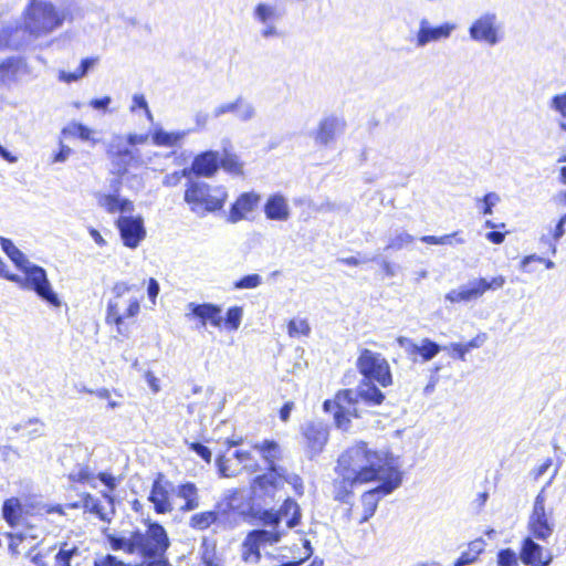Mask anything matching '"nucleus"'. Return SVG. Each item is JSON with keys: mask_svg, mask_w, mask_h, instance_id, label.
Here are the masks:
<instances>
[{"mask_svg": "<svg viewBox=\"0 0 566 566\" xmlns=\"http://www.w3.org/2000/svg\"><path fill=\"white\" fill-rule=\"evenodd\" d=\"M520 556L527 566H548L552 562V554L531 537L523 541Z\"/></svg>", "mask_w": 566, "mask_h": 566, "instance_id": "393cba45", "label": "nucleus"}, {"mask_svg": "<svg viewBox=\"0 0 566 566\" xmlns=\"http://www.w3.org/2000/svg\"><path fill=\"white\" fill-rule=\"evenodd\" d=\"M500 202V196L496 192H489L482 199H478V208L483 214H491L492 208Z\"/></svg>", "mask_w": 566, "mask_h": 566, "instance_id": "8fccbe9b", "label": "nucleus"}, {"mask_svg": "<svg viewBox=\"0 0 566 566\" xmlns=\"http://www.w3.org/2000/svg\"><path fill=\"white\" fill-rule=\"evenodd\" d=\"M61 134L65 137L78 138L83 142H88L92 145H96L99 140L95 137V130L92 128L78 123L71 122L69 123L61 132Z\"/></svg>", "mask_w": 566, "mask_h": 566, "instance_id": "72a5a7b5", "label": "nucleus"}, {"mask_svg": "<svg viewBox=\"0 0 566 566\" xmlns=\"http://www.w3.org/2000/svg\"><path fill=\"white\" fill-rule=\"evenodd\" d=\"M28 72L27 63L19 57L0 60V88H11Z\"/></svg>", "mask_w": 566, "mask_h": 566, "instance_id": "5701e85b", "label": "nucleus"}, {"mask_svg": "<svg viewBox=\"0 0 566 566\" xmlns=\"http://www.w3.org/2000/svg\"><path fill=\"white\" fill-rule=\"evenodd\" d=\"M220 167L231 175H243V163L240 161L235 154L229 153L227 150L223 151L222 156L219 155V168Z\"/></svg>", "mask_w": 566, "mask_h": 566, "instance_id": "58836bf2", "label": "nucleus"}, {"mask_svg": "<svg viewBox=\"0 0 566 566\" xmlns=\"http://www.w3.org/2000/svg\"><path fill=\"white\" fill-rule=\"evenodd\" d=\"M265 217L274 221H287L291 209L287 199L281 193L271 195L264 205Z\"/></svg>", "mask_w": 566, "mask_h": 566, "instance_id": "cd10ccee", "label": "nucleus"}, {"mask_svg": "<svg viewBox=\"0 0 566 566\" xmlns=\"http://www.w3.org/2000/svg\"><path fill=\"white\" fill-rule=\"evenodd\" d=\"M75 11L74 0H65L60 7L50 0H29L22 12V25H19L25 44L32 39L48 36L65 21H72Z\"/></svg>", "mask_w": 566, "mask_h": 566, "instance_id": "f03ea898", "label": "nucleus"}, {"mask_svg": "<svg viewBox=\"0 0 566 566\" xmlns=\"http://www.w3.org/2000/svg\"><path fill=\"white\" fill-rule=\"evenodd\" d=\"M218 512L207 511L193 514L189 520V526L195 530H207L218 520Z\"/></svg>", "mask_w": 566, "mask_h": 566, "instance_id": "a19ab883", "label": "nucleus"}, {"mask_svg": "<svg viewBox=\"0 0 566 566\" xmlns=\"http://www.w3.org/2000/svg\"><path fill=\"white\" fill-rule=\"evenodd\" d=\"M235 118L242 123L252 120L256 116V109L252 102L243 97L237 96Z\"/></svg>", "mask_w": 566, "mask_h": 566, "instance_id": "ea45409f", "label": "nucleus"}, {"mask_svg": "<svg viewBox=\"0 0 566 566\" xmlns=\"http://www.w3.org/2000/svg\"><path fill=\"white\" fill-rule=\"evenodd\" d=\"M270 528L269 530H256V531H252L251 534L252 536L255 538V541L261 545H265V544H274V543H277L283 533L281 531L277 530V527H274V526H269Z\"/></svg>", "mask_w": 566, "mask_h": 566, "instance_id": "c03bdc74", "label": "nucleus"}, {"mask_svg": "<svg viewBox=\"0 0 566 566\" xmlns=\"http://www.w3.org/2000/svg\"><path fill=\"white\" fill-rule=\"evenodd\" d=\"M335 479V499L346 502L354 490L371 481H384L401 473L392 457L377 451L365 442H358L346 449L338 458Z\"/></svg>", "mask_w": 566, "mask_h": 566, "instance_id": "f257e3e1", "label": "nucleus"}, {"mask_svg": "<svg viewBox=\"0 0 566 566\" xmlns=\"http://www.w3.org/2000/svg\"><path fill=\"white\" fill-rule=\"evenodd\" d=\"M311 333L310 324L304 318H293L289 322L287 334L291 337L308 336Z\"/></svg>", "mask_w": 566, "mask_h": 566, "instance_id": "49530a36", "label": "nucleus"}, {"mask_svg": "<svg viewBox=\"0 0 566 566\" xmlns=\"http://www.w3.org/2000/svg\"><path fill=\"white\" fill-rule=\"evenodd\" d=\"M460 231H455L450 234H444L441 237L436 235H423L420 238V240L428 244H438V245H453V244H464L465 239L462 238Z\"/></svg>", "mask_w": 566, "mask_h": 566, "instance_id": "79ce46f5", "label": "nucleus"}, {"mask_svg": "<svg viewBox=\"0 0 566 566\" xmlns=\"http://www.w3.org/2000/svg\"><path fill=\"white\" fill-rule=\"evenodd\" d=\"M22 271L24 276H22V281L18 283L21 287L34 291L40 298L54 307L61 306V300L53 291L43 268L30 262Z\"/></svg>", "mask_w": 566, "mask_h": 566, "instance_id": "9b49d317", "label": "nucleus"}, {"mask_svg": "<svg viewBox=\"0 0 566 566\" xmlns=\"http://www.w3.org/2000/svg\"><path fill=\"white\" fill-rule=\"evenodd\" d=\"M72 153H73L72 148H70L67 145H64L61 142L60 143V151L54 156L53 163L66 161Z\"/></svg>", "mask_w": 566, "mask_h": 566, "instance_id": "e2e57ef3", "label": "nucleus"}, {"mask_svg": "<svg viewBox=\"0 0 566 566\" xmlns=\"http://www.w3.org/2000/svg\"><path fill=\"white\" fill-rule=\"evenodd\" d=\"M148 137L149 136L147 134H135V133L128 134L126 136L127 143L129 146L146 144L148 140Z\"/></svg>", "mask_w": 566, "mask_h": 566, "instance_id": "774afa93", "label": "nucleus"}, {"mask_svg": "<svg viewBox=\"0 0 566 566\" xmlns=\"http://www.w3.org/2000/svg\"><path fill=\"white\" fill-rule=\"evenodd\" d=\"M235 105H237V98L232 102H227V103L217 105L212 109V117L218 119V118L224 116L226 114L234 115L235 114Z\"/></svg>", "mask_w": 566, "mask_h": 566, "instance_id": "6e6d98bb", "label": "nucleus"}, {"mask_svg": "<svg viewBox=\"0 0 566 566\" xmlns=\"http://www.w3.org/2000/svg\"><path fill=\"white\" fill-rule=\"evenodd\" d=\"M385 399L384 394L370 381L364 380L357 389H344L336 394L333 400L323 405L326 412H332L337 428L348 430L350 418L361 415V403L378 406Z\"/></svg>", "mask_w": 566, "mask_h": 566, "instance_id": "7ed1b4c3", "label": "nucleus"}, {"mask_svg": "<svg viewBox=\"0 0 566 566\" xmlns=\"http://www.w3.org/2000/svg\"><path fill=\"white\" fill-rule=\"evenodd\" d=\"M505 284V277L502 275L493 277L491 281L486 279H476L470 281L465 285L453 289L446 294V300L450 303H468L481 297L488 290H499Z\"/></svg>", "mask_w": 566, "mask_h": 566, "instance_id": "ddd939ff", "label": "nucleus"}, {"mask_svg": "<svg viewBox=\"0 0 566 566\" xmlns=\"http://www.w3.org/2000/svg\"><path fill=\"white\" fill-rule=\"evenodd\" d=\"M172 494H175V485L159 474L153 483L149 495V501L154 504V509L157 513L165 514L174 510L171 503Z\"/></svg>", "mask_w": 566, "mask_h": 566, "instance_id": "a211bd4d", "label": "nucleus"}, {"mask_svg": "<svg viewBox=\"0 0 566 566\" xmlns=\"http://www.w3.org/2000/svg\"><path fill=\"white\" fill-rule=\"evenodd\" d=\"M401 482V473H394V478L390 480L380 481L377 488L365 492L361 495L364 514L359 520V524L367 522L375 514L379 500L399 488Z\"/></svg>", "mask_w": 566, "mask_h": 566, "instance_id": "dca6fc26", "label": "nucleus"}, {"mask_svg": "<svg viewBox=\"0 0 566 566\" xmlns=\"http://www.w3.org/2000/svg\"><path fill=\"white\" fill-rule=\"evenodd\" d=\"M0 244L3 252L20 270L28 266L30 263L29 259L13 244L11 240L0 237Z\"/></svg>", "mask_w": 566, "mask_h": 566, "instance_id": "e433bc0d", "label": "nucleus"}, {"mask_svg": "<svg viewBox=\"0 0 566 566\" xmlns=\"http://www.w3.org/2000/svg\"><path fill=\"white\" fill-rule=\"evenodd\" d=\"M443 350H451L450 356L453 358H459L461 360H465V355L468 352L464 344L461 343H451L449 346L442 347Z\"/></svg>", "mask_w": 566, "mask_h": 566, "instance_id": "13d9d810", "label": "nucleus"}, {"mask_svg": "<svg viewBox=\"0 0 566 566\" xmlns=\"http://www.w3.org/2000/svg\"><path fill=\"white\" fill-rule=\"evenodd\" d=\"M217 465L219 472L222 476H233L235 475V470H232L229 465V460L224 455H220L217 459Z\"/></svg>", "mask_w": 566, "mask_h": 566, "instance_id": "052dcab7", "label": "nucleus"}, {"mask_svg": "<svg viewBox=\"0 0 566 566\" xmlns=\"http://www.w3.org/2000/svg\"><path fill=\"white\" fill-rule=\"evenodd\" d=\"M135 291L140 290L126 282H117L112 289L113 296L107 303L106 322L116 325L118 333H122L124 321L136 317L140 311L142 296L135 295Z\"/></svg>", "mask_w": 566, "mask_h": 566, "instance_id": "39448f33", "label": "nucleus"}, {"mask_svg": "<svg viewBox=\"0 0 566 566\" xmlns=\"http://www.w3.org/2000/svg\"><path fill=\"white\" fill-rule=\"evenodd\" d=\"M253 449L256 450L264 461L270 465V470L274 467V462L282 457V449L277 442L272 440H263L253 444Z\"/></svg>", "mask_w": 566, "mask_h": 566, "instance_id": "f704fd0d", "label": "nucleus"}, {"mask_svg": "<svg viewBox=\"0 0 566 566\" xmlns=\"http://www.w3.org/2000/svg\"><path fill=\"white\" fill-rule=\"evenodd\" d=\"M3 518L14 527L19 525L22 517V505L17 497H11L3 503L2 506Z\"/></svg>", "mask_w": 566, "mask_h": 566, "instance_id": "c9c22d12", "label": "nucleus"}, {"mask_svg": "<svg viewBox=\"0 0 566 566\" xmlns=\"http://www.w3.org/2000/svg\"><path fill=\"white\" fill-rule=\"evenodd\" d=\"M175 494L177 497L185 501L180 506L182 512H191L199 507V490L192 482H186L175 486Z\"/></svg>", "mask_w": 566, "mask_h": 566, "instance_id": "7c9ffc66", "label": "nucleus"}, {"mask_svg": "<svg viewBox=\"0 0 566 566\" xmlns=\"http://www.w3.org/2000/svg\"><path fill=\"white\" fill-rule=\"evenodd\" d=\"M28 428H30V430L28 431V437L30 439H35L45 434V423L38 418H32L25 421L24 423H19L14 426L13 430L18 432L22 429Z\"/></svg>", "mask_w": 566, "mask_h": 566, "instance_id": "a18cd8bd", "label": "nucleus"}, {"mask_svg": "<svg viewBox=\"0 0 566 566\" xmlns=\"http://www.w3.org/2000/svg\"><path fill=\"white\" fill-rule=\"evenodd\" d=\"M499 566H520L518 557L511 548L502 549L497 554Z\"/></svg>", "mask_w": 566, "mask_h": 566, "instance_id": "3c124183", "label": "nucleus"}, {"mask_svg": "<svg viewBox=\"0 0 566 566\" xmlns=\"http://www.w3.org/2000/svg\"><path fill=\"white\" fill-rule=\"evenodd\" d=\"M469 36L473 42L495 46L504 39L503 24L497 14L486 11L475 18L469 27Z\"/></svg>", "mask_w": 566, "mask_h": 566, "instance_id": "6e6552de", "label": "nucleus"}, {"mask_svg": "<svg viewBox=\"0 0 566 566\" xmlns=\"http://www.w3.org/2000/svg\"><path fill=\"white\" fill-rule=\"evenodd\" d=\"M185 201L191 212L199 217L221 210L228 199V191L223 186H210L203 181H188L186 185Z\"/></svg>", "mask_w": 566, "mask_h": 566, "instance_id": "423d86ee", "label": "nucleus"}, {"mask_svg": "<svg viewBox=\"0 0 566 566\" xmlns=\"http://www.w3.org/2000/svg\"><path fill=\"white\" fill-rule=\"evenodd\" d=\"M169 546L165 528L153 523L145 533H134L129 538H118L114 547L146 558L161 557Z\"/></svg>", "mask_w": 566, "mask_h": 566, "instance_id": "20e7f679", "label": "nucleus"}, {"mask_svg": "<svg viewBox=\"0 0 566 566\" xmlns=\"http://www.w3.org/2000/svg\"><path fill=\"white\" fill-rule=\"evenodd\" d=\"M260 200L261 196L256 192L250 191L241 193L232 203L227 221L234 224L248 219V216L256 209Z\"/></svg>", "mask_w": 566, "mask_h": 566, "instance_id": "4be33fe9", "label": "nucleus"}, {"mask_svg": "<svg viewBox=\"0 0 566 566\" xmlns=\"http://www.w3.org/2000/svg\"><path fill=\"white\" fill-rule=\"evenodd\" d=\"M545 488L536 495L527 521L530 533L538 541L546 542L555 530L553 509L546 507Z\"/></svg>", "mask_w": 566, "mask_h": 566, "instance_id": "9d476101", "label": "nucleus"}, {"mask_svg": "<svg viewBox=\"0 0 566 566\" xmlns=\"http://www.w3.org/2000/svg\"><path fill=\"white\" fill-rule=\"evenodd\" d=\"M307 453L313 457L321 453L328 440V428L323 422H308L302 427Z\"/></svg>", "mask_w": 566, "mask_h": 566, "instance_id": "412c9836", "label": "nucleus"}, {"mask_svg": "<svg viewBox=\"0 0 566 566\" xmlns=\"http://www.w3.org/2000/svg\"><path fill=\"white\" fill-rule=\"evenodd\" d=\"M190 175L191 170H189L188 168L174 171L165 176V178L163 179V185L166 187H176L181 181L182 178H188L190 177Z\"/></svg>", "mask_w": 566, "mask_h": 566, "instance_id": "603ef678", "label": "nucleus"}, {"mask_svg": "<svg viewBox=\"0 0 566 566\" xmlns=\"http://www.w3.org/2000/svg\"><path fill=\"white\" fill-rule=\"evenodd\" d=\"M127 138L123 135L112 136L106 154L112 163L113 172L124 176L129 167H140L144 165L138 149L128 147Z\"/></svg>", "mask_w": 566, "mask_h": 566, "instance_id": "1a4fd4ad", "label": "nucleus"}, {"mask_svg": "<svg viewBox=\"0 0 566 566\" xmlns=\"http://www.w3.org/2000/svg\"><path fill=\"white\" fill-rule=\"evenodd\" d=\"M190 449L201 457L206 462L211 461V451L201 443L193 442L190 444Z\"/></svg>", "mask_w": 566, "mask_h": 566, "instance_id": "680f3d73", "label": "nucleus"}, {"mask_svg": "<svg viewBox=\"0 0 566 566\" xmlns=\"http://www.w3.org/2000/svg\"><path fill=\"white\" fill-rule=\"evenodd\" d=\"M83 507L90 512L97 514L101 520H103V521L106 520L98 500H96L91 494H86L83 497Z\"/></svg>", "mask_w": 566, "mask_h": 566, "instance_id": "5fc2aeb1", "label": "nucleus"}, {"mask_svg": "<svg viewBox=\"0 0 566 566\" xmlns=\"http://www.w3.org/2000/svg\"><path fill=\"white\" fill-rule=\"evenodd\" d=\"M94 566H127L123 562L118 560L116 557L112 555H107L98 560H95Z\"/></svg>", "mask_w": 566, "mask_h": 566, "instance_id": "338daca9", "label": "nucleus"}, {"mask_svg": "<svg viewBox=\"0 0 566 566\" xmlns=\"http://www.w3.org/2000/svg\"><path fill=\"white\" fill-rule=\"evenodd\" d=\"M345 123L343 119L329 116L322 119L313 133L315 143L319 146H328L344 132Z\"/></svg>", "mask_w": 566, "mask_h": 566, "instance_id": "b1692460", "label": "nucleus"}, {"mask_svg": "<svg viewBox=\"0 0 566 566\" xmlns=\"http://www.w3.org/2000/svg\"><path fill=\"white\" fill-rule=\"evenodd\" d=\"M98 203L109 213H125L134 210V205L130 200L120 198L117 195H103L99 197Z\"/></svg>", "mask_w": 566, "mask_h": 566, "instance_id": "473e14b6", "label": "nucleus"}, {"mask_svg": "<svg viewBox=\"0 0 566 566\" xmlns=\"http://www.w3.org/2000/svg\"><path fill=\"white\" fill-rule=\"evenodd\" d=\"M144 378L154 394L160 391L159 379L150 370L145 373Z\"/></svg>", "mask_w": 566, "mask_h": 566, "instance_id": "0e129e2a", "label": "nucleus"}, {"mask_svg": "<svg viewBox=\"0 0 566 566\" xmlns=\"http://www.w3.org/2000/svg\"><path fill=\"white\" fill-rule=\"evenodd\" d=\"M455 29V23L444 22L433 27L428 19H421L416 34V46L424 48L431 42L447 40L452 35Z\"/></svg>", "mask_w": 566, "mask_h": 566, "instance_id": "f3484780", "label": "nucleus"}, {"mask_svg": "<svg viewBox=\"0 0 566 566\" xmlns=\"http://www.w3.org/2000/svg\"><path fill=\"white\" fill-rule=\"evenodd\" d=\"M200 555H201V560L205 566H222L223 565L222 558L217 554L216 543L206 537L203 538L201 546H200Z\"/></svg>", "mask_w": 566, "mask_h": 566, "instance_id": "4c0bfd02", "label": "nucleus"}, {"mask_svg": "<svg viewBox=\"0 0 566 566\" xmlns=\"http://www.w3.org/2000/svg\"><path fill=\"white\" fill-rule=\"evenodd\" d=\"M197 177L211 178L219 170V153L207 150L197 155L188 168Z\"/></svg>", "mask_w": 566, "mask_h": 566, "instance_id": "a878e982", "label": "nucleus"}, {"mask_svg": "<svg viewBox=\"0 0 566 566\" xmlns=\"http://www.w3.org/2000/svg\"><path fill=\"white\" fill-rule=\"evenodd\" d=\"M285 483L291 484L297 494H303L302 479L296 474L285 475L282 468H273L268 473L255 478L251 485L252 494L255 499L269 504L268 500L273 501Z\"/></svg>", "mask_w": 566, "mask_h": 566, "instance_id": "0eeeda50", "label": "nucleus"}, {"mask_svg": "<svg viewBox=\"0 0 566 566\" xmlns=\"http://www.w3.org/2000/svg\"><path fill=\"white\" fill-rule=\"evenodd\" d=\"M415 238L406 231L396 232L390 239L386 247L387 250H401L402 248L411 244Z\"/></svg>", "mask_w": 566, "mask_h": 566, "instance_id": "de8ad7c7", "label": "nucleus"}, {"mask_svg": "<svg viewBox=\"0 0 566 566\" xmlns=\"http://www.w3.org/2000/svg\"><path fill=\"white\" fill-rule=\"evenodd\" d=\"M485 547L486 542L481 537L471 541L459 558L453 563V566H470L475 564L480 555L484 553Z\"/></svg>", "mask_w": 566, "mask_h": 566, "instance_id": "2f4dec72", "label": "nucleus"}, {"mask_svg": "<svg viewBox=\"0 0 566 566\" xmlns=\"http://www.w3.org/2000/svg\"><path fill=\"white\" fill-rule=\"evenodd\" d=\"M282 518H286L289 528H293L300 523L301 510L295 501L286 499L277 512L265 511L262 516L265 526L274 527L279 526Z\"/></svg>", "mask_w": 566, "mask_h": 566, "instance_id": "aec40b11", "label": "nucleus"}, {"mask_svg": "<svg viewBox=\"0 0 566 566\" xmlns=\"http://www.w3.org/2000/svg\"><path fill=\"white\" fill-rule=\"evenodd\" d=\"M357 368L367 380H375L382 387L392 384L389 364L379 353L363 349L357 359Z\"/></svg>", "mask_w": 566, "mask_h": 566, "instance_id": "f8f14e48", "label": "nucleus"}, {"mask_svg": "<svg viewBox=\"0 0 566 566\" xmlns=\"http://www.w3.org/2000/svg\"><path fill=\"white\" fill-rule=\"evenodd\" d=\"M549 107L566 118V92L564 94L555 95L551 99Z\"/></svg>", "mask_w": 566, "mask_h": 566, "instance_id": "4d7b16f0", "label": "nucleus"}, {"mask_svg": "<svg viewBox=\"0 0 566 566\" xmlns=\"http://www.w3.org/2000/svg\"><path fill=\"white\" fill-rule=\"evenodd\" d=\"M396 342L412 363L429 361L442 350L439 344L427 337L416 340L406 336H398Z\"/></svg>", "mask_w": 566, "mask_h": 566, "instance_id": "4468645a", "label": "nucleus"}, {"mask_svg": "<svg viewBox=\"0 0 566 566\" xmlns=\"http://www.w3.org/2000/svg\"><path fill=\"white\" fill-rule=\"evenodd\" d=\"M243 317V310L239 306L230 307L226 316V326L231 331H237L240 327Z\"/></svg>", "mask_w": 566, "mask_h": 566, "instance_id": "09e8293b", "label": "nucleus"}, {"mask_svg": "<svg viewBox=\"0 0 566 566\" xmlns=\"http://www.w3.org/2000/svg\"><path fill=\"white\" fill-rule=\"evenodd\" d=\"M189 130L167 132L157 125L151 130L153 144L158 147H175L182 144Z\"/></svg>", "mask_w": 566, "mask_h": 566, "instance_id": "c85d7f7f", "label": "nucleus"}, {"mask_svg": "<svg viewBox=\"0 0 566 566\" xmlns=\"http://www.w3.org/2000/svg\"><path fill=\"white\" fill-rule=\"evenodd\" d=\"M283 12L277 6L269 2H259L252 12L253 20L261 25L262 39H274L281 35L276 23L282 19Z\"/></svg>", "mask_w": 566, "mask_h": 566, "instance_id": "2eb2a0df", "label": "nucleus"}, {"mask_svg": "<svg viewBox=\"0 0 566 566\" xmlns=\"http://www.w3.org/2000/svg\"><path fill=\"white\" fill-rule=\"evenodd\" d=\"M262 284V277L259 274H250L234 283V289H255Z\"/></svg>", "mask_w": 566, "mask_h": 566, "instance_id": "864d4df0", "label": "nucleus"}, {"mask_svg": "<svg viewBox=\"0 0 566 566\" xmlns=\"http://www.w3.org/2000/svg\"><path fill=\"white\" fill-rule=\"evenodd\" d=\"M188 308L191 311V315L200 321V325L202 327L207 326V324H210L214 327H220L222 324V310L218 305L211 303H189Z\"/></svg>", "mask_w": 566, "mask_h": 566, "instance_id": "bb28decb", "label": "nucleus"}, {"mask_svg": "<svg viewBox=\"0 0 566 566\" xmlns=\"http://www.w3.org/2000/svg\"><path fill=\"white\" fill-rule=\"evenodd\" d=\"M488 339V335L485 333H479L474 338H472L470 342L465 343V347L468 352H470L473 348L481 347Z\"/></svg>", "mask_w": 566, "mask_h": 566, "instance_id": "69168bd1", "label": "nucleus"}, {"mask_svg": "<svg viewBox=\"0 0 566 566\" xmlns=\"http://www.w3.org/2000/svg\"><path fill=\"white\" fill-rule=\"evenodd\" d=\"M260 547L261 545L255 541L251 533L247 536L243 542V551L242 557L248 563L256 564L260 558Z\"/></svg>", "mask_w": 566, "mask_h": 566, "instance_id": "37998d69", "label": "nucleus"}, {"mask_svg": "<svg viewBox=\"0 0 566 566\" xmlns=\"http://www.w3.org/2000/svg\"><path fill=\"white\" fill-rule=\"evenodd\" d=\"M24 45L23 32L18 24L8 23L0 29V52L7 49L18 50Z\"/></svg>", "mask_w": 566, "mask_h": 566, "instance_id": "c756f323", "label": "nucleus"}, {"mask_svg": "<svg viewBox=\"0 0 566 566\" xmlns=\"http://www.w3.org/2000/svg\"><path fill=\"white\" fill-rule=\"evenodd\" d=\"M117 227L124 244L130 249L137 248L146 235L142 217H119Z\"/></svg>", "mask_w": 566, "mask_h": 566, "instance_id": "6ab92c4d", "label": "nucleus"}, {"mask_svg": "<svg viewBox=\"0 0 566 566\" xmlns=\"http://www.w3.org/2000/svg\"><path fill=\"white\" fill-rule=\"evenodd\" d=\"M76 552V548L66 549L62 547L55 555L56 564L59 566H70V560Z\"/></svg>", "mask_w": 566, "mask_h": 566, "instance_id": "bf43d9fd", "label": "nucleus"}]
</instances>
